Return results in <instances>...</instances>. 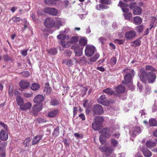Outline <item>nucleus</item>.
<instances>
[{
    "instance_id": "nucleus-1",
    "label": "nucleus",
    "mask_w": 157,
    "mask_h": 157,
    "mask_svg": "<svg viewBox=\"0 0 157 157\" xmlns=\"http://www.w3.org/2000/svg\"><path fill=\"white\" fill-rule=\"evenodd\" d=\"M123 72H126V75L124 76V79L123 83L127 85L129 87L132 88V90H134V88L133 86L132 83V79L134 75V70L128 68L125 69L123 70Z\"/></svg>"
},
{
    "instance_id": "nucleus-2",
    "label": "nucleus",
    "mask_w": 157,
    "mask_h": 157,
    "mask_svg": "<svg viewBox=\"0 0 157 157\" xmlns=\"http://www.w3.org/2000/svg\"><path fill=\"white\" fill-rule=\"evenodd\" d=\"M139 78L140 80L144 83H145L147 80L149 82L152 83L155 80L156 76L152 72L147 73L146 71H143L140 75Z\"/></svg>"
},
{
    "instance_id": "nucleus-3",
    "label": "nucleus",
    "mask_w": 157,
    "mask_h": 157,
    "mask_svg": "<svg viewBox=\"0 0 157 157\" xmlns=\"http://www.w3.org/2000/svg\"><path fill=\"white\" fill-rule=\"evenodd\" d=\"M16 101L20 109L22 111H26L32 107V104L30 102L24 103L23 99L20 96L17 97Z\"/></svg>"
},
{
    "instance_id": "nucleus-4",
    "label": "nucleus",
    "mask_w": 157,
    "mask_h": 157,
    "mask_svg": "<svg viewBox=\"0 0 157 157\" xmlns=\"http://www.w3.org/2000/svg\"><path fill=\"white\" fill-rule=\"evenodd\" d=\"M96 50L95 48L92 45H88L86 47L85 55L87 56L90 57L93 55Z\"/></svg>"
},
{
    "instance_id": "nucleus-5",
    "label": "nucleus",
    "mask_w": 157,
    "mask_h": 157,
    "mask_svg": "<svg viewBox=\"0 0 157 157\" xmlns=\"http://www.w3.org/2000/svg\"><path fill=\"white\" fill-rule=\"evenodd\" d=\"M98 103L103 105L108 106L109 105L110 103H113V102L112 101H109L106 100L105 95H101L98 99Z\"/></svg>"
},
{
    "instance_id": "nucleus-6",
    "label": "nucleus",
    "mask_w": 157,
    "mask_h": 157,
    "mask_svg": "<svg viewBox=\"0 0 157 157\" xmlns=\"http://www.w3.org/2000/svg\"><path fill=\"white\" fill-rule=\"evenodd\" d=\"M99 149L101 151L105 152L108 156L110 155L114 150L112 147H108L106 145H102L100 146Z\"/></svg>"
},
{
    "instance_id": "nucleus-7",
    "label": "nucleus",
    "mask_w": 157,
    "mask_h": 157,
    "mask_svg": "<svg viewBox=\"0 0 157 157\" xmlns=\"http://www.w3.org/2000/svg\"><path fill=\"white\" fill-rule=\"evenodd\" d=\"M71 48L74 50L75 56H80L82 55L83 48L80 47L79 45L77 44L72 46Z\"/></svg>"
},
{
    "instance_id": "nucleus-8",
    "label": "nucleus",
    "mask_w": 157,
    "mask_h": 157,
    "mask_svg": "<svg viewBox=\"0 0 157 157\" xmlns=\"http://www.w3.org/2000/svg\"><path fill=\"white\" fill-rule=\"evenodd\" d=\"M94 114L101 115L104 113V110L102 106L99 105H94L93 109Z\"/></svg>"
},
{
    "instance_id": "nucleus-9",
    "label": "nucleus",
    "mask_w": 157,
    "mask_h": 157,
    "mask_svg": "<svg viewBox=\"0 0 157 157\" xmlns=\"http://www.w3.org/2000/svg\"><path fill=\"white\" fill-rule=\"evenodd\" d=\"M113 133L111 129L104 128L99 131V133L101 135L105 137H108L110 136Z\"/></svg>"
},
{
    "instance_id": "nucleus-10",
    "label": "nucleus",
    "mask_w": 157,
    "mask_h": 157,
    "mask_svg": "<svg viewBox=\"0 0 157 157\" xmlns=\"http://www.w3.org/2000/svg\"><path fill=\"white\" fill-rule=\"evenodd\" d=\"M44 24L45 26L48 28H52L55 25V21L52 18H48L45 21Z\"/></svg>"
},
{
    "instance_id": "nucleus-11",
    "label": "nucleus",
    "mask_w": 157,
    "mask_h": 157,
    "mask_svg": "<svg viewBox=\"0 0 157 157\" xmlns=\"http://www.w3.org/2000/svg\"><path fill=\"white\" fill-rule=\"evenodd\" d=\"M44 12L45 13H47L52 15H56L57 13V10L54 8L47 7L45 8Z\"/></svg>"
},
{
    "instance_id": "nucleus-12",
    "label": "nucleus",
    "mask_w": 157,
    "mask_h": 157,
    "mask_svg": "<svg viewBox=\"0 0 157 157\" xmlns=\"http://www.w3.org/2000/svg\"><path fill=\"white\" fill-rule=\"evenodd\" d=\"M136 33L134 31H131L126 32L125 34V37L128 39L130 40L136 36Z\"/></svg>"
},
{
    "instance_id": "nucleus-13",
    "label": "nucleus",
    "mask_w": 157,
    "mask_h": 157,
    "mask_svg": "<svg viewBox=\"0 0 157 157\" xmlns=\"http://www.w3.org/2000/svg\"><path fill=\"white\" fill-rule=\"evenodd\" d=\"M141 132V130L139 127H135L132 131H130V133L133 137H135Z\"/></svg>"
},
{
    "instance_id": "nucleus-14",
    "label": "nucleus",
    "mask_w": 157,
    "mask_h": 157,
    "mask_svg": "<svg viewBox=\"0 0 157 157\" xmlns=\"http://www.w3.org/2000/svg\"><path fill=\"white\" fill-rule=\"evenodd\" d=\"M118 6L121 7L122 11L124 13L128 12V9L127 8L128 7V5L127 4L120 2Z\"/></svg>"
},
{
    "instance_id": "nucleus-15",
    "label": "nucleus",
    "mask_w": 157,
    "mask_h": 157,
    "mask_svg": "<svg viewBox=\"0 0 157 157\" xmlns=\"http://www.w3.org/2000/svg\"><path fill=\"white\" fill-rule=\"evenodd\" d=\"M8 135L7 132L2 130L0 132V138L3 141L7 140L8 138Z\"/></svg>"
},
{
    "instance_id": "nucleus-16",
    "label": "nucleus",
    "mask_w": 157,
    "mask_h": 157,
    "mask_svg": "<svg viewBox=\"0 0 157 157\" xmlns=\"http://www.w3.org/2000/svg\"><path fill=\"white\" fill-rule=\"evenodd\" d=\"M87 39L84 37H81L79 40V44L80 47H83L87 44Z\"/></svg>"
},
{
    "instance_id": "nucleus-17",
    "label": "nucleus",
    "mask_w": 157,
    "mask_h": 157,
    "mask_svg": "<svg viewBox=\"0 0 157 157\" xmlns=\"http://www.w3.org/2000/svg\"><path fill=\"white\" fill-rule=\"evenodd\" d=\"M102 126V124L99 123L97 121H95L92 124L93 128L95 130H98L100 129Z\"/></svg>"
},
{
    "instance_id": "nucleus-18",
    "label": "nucleus",
    "mask_w": 157,
    "mask_h": 157,
    "mask_svg": "<svg viewBox=\"0 0 157 157\" xmlns=\"http://www.w3.org/2000/svg\"><path fill=\"white\" fill-rule=\"evenodd\" d=\"M44 100V97L43 95L38 94L34 98L33 101L35 103H40L43 101Z\"/></svg>"
},
{
    "instance_id": "nucleus-19",
    "label": "nucleus",
    "mask_w": 157,
    "mask_h": 157,
    "mask_svg": "<svg viewBox=\"0 0 157 157\" xmlns=\"http://www.w3.org/2000/svg\"><path fill=\"white\" fill-rule=\"evenodd\" d=\"M43 136L41 135H37L35 136L32 141V145H35L38 144L40 140L42 138Z\"/></svg>"
},
{
    "instance_id": "nucleus-20",
    "label": "nucleus",
    "mask_w": 157,
    "mask_h": 157,
    "mask_svg": "<svg viewBox=\"0 0 157 157\" xmlns=\"http://www.w3.org/2000/svg\"><path fill=\"white\" fill-rule=\"evenodd\" d=\"M42 106V104H37L33 106L32 109L34 112H38L41 110Z\"/></svg>"
},
{
    "instance_id": "nucleus-21",
    "label": "nucleus",
    "mask_w": 157,
    "mask_h": 157,
    "mask_svg": "<svg viewBox=\"0 0 157 157\" xmlns=\"http://www.w3.org/2000/svg\"><path fill=\"white\" fill-rule=\"evenodd\" d=\"M142 151L145 157H150L152 155V153L146 148L143 147Z\"/></svg>"
},
{
    "instance_id": "nucleus-22",
    "label": "nucleus",
    "mask_w": 157,
    "mask_h": 157,
    "mask_svg": "<svg viewBox=\"0 0 157 157\" xmlns=\"http://www.w3.org/2000/svg\"><path fill=\"white\" fill-rule=\"evenodd\" d=\"M46 86L44 88V91L46 95H49L51 92L52 88L49 86V84L48 83H46Z\"/></svg>"
},
{
    "instance_id": "nucleus-23",
    "label": "nucleus",
    "mask_w": 157,
    "mask_h": 157,
    "mask_svg": "<svg viewBox=\"0 0 157 157\" xmlns=\"http://www.w3.org/2000/svg\"><path fill=\"white\" fill-rule=\"evenodd\" d=\"M156 143L155 141L150 140L147 141L146 143L147 147L150 149L156 146Z\"/></svg>"
},
{
    "instance_id": "nucleus-24",
    "label": "nucleus",
    "mask_w": 157,
    "mask_h": 157,
    "mask_svg": "<svg viewBox=\"0 0 157 157\" xmlns=\"http://www.w3.org/2000/svg\"><path fill=\"white\" fill-rule=\"evenodd\" d=\"M57 37L59 39L64 40L68 38V36L65 34L62 31L59 32V34L57 36Z\"/></svg>"
},
{
    "instance_id": "nucleus-25",
    "label": "nucleus",
    "mask_w": 157,
    "mask_h": 157,
    "mask_svg": "<svg viewBox=\"0 0 157 157\" xmlns=\"http://www.w3.org/2000/svg\"><path fill=\"white\" fill-rule=\"evenodd\" d=\"M20 86L21 88L26 89L29 86V83L26 81H22L20 83Z\"/></svg>"
},
{
    "instance_id": "nucleus-26",
    "label": "nucleus",
    "mask_w": 157,
    "mask_h": 157,
    "mask_svg": "<svg viewBox=\"0 0 157 157\" xmlns=\"http://www.w3.org/2000/svg\"><path fill=\"white\" fill-rule=\"evenodd\" d=\"M142 12L141 9L137 6L133 10V14L135 15H140L141 13Z\"/></svg>"
},
{
    "instance_id": "nucleus-27",
    "label": "nucleus",
    "mask_w": 157,
    "mask_h": 157,
    "mask_svg": "<svg viewBox=\"0 0 157 157\" xmlns=\"http://www.w3.org/2000/svg\"><path fill=\"white\" fill-rule=\"evenodd\" d=\"M40 87V85L38 83H33L30 86V89L33 91L38 90Z\"/></svg>"
},
{
    "instance_id": "nucleus-28",
    "label": "nucleus",
    "mask_w": 157,
    "mask_h": 157,
    "mask_svg": "<svg viewBox=\"0 0 157 157\" xmlns=\"http://www.w3.org/2000/svg\"><path fill=\"white\" fill-rule=\"evenodd\" d=\"M65 22V20L64 19L59 18L56 20V25H58L59 28L63 25Z\"/></svg>"
},
{
    "instance_id": "nucleus-29",
    "label": "nucleus",
    "mask_w": 157,
    "mask_h": 157,
    "mask_svg": "<svg viewBox=\"0 0 157 157\" xmlns=\"http://www.w3.org/2000/svg\"><path fill=\"white\" fill-rule=\"evenodd\" d=\"M125 90V87L124 85H121L118 86L116 89V91L118 93H123Z\"/></svg>"
},
{
    "instance_id": "nucleus-30",
    "label": "nucleus",
    "mask_w": 157,
    "mask_h": 157,
    "mask_svg": "<svg viewBox=\"0 0 157 157\" xmlns=\"http://www.w3.org/2000/svg\"><path fill=\"white\" fill-rule=\"evenodd\" d=\"M62 63L65 64L68 66L70 67L73 65V61L71 59H64L62 60Z\"/></svg>"
},
{
    "instance_id": "nucleus-31",
    "label": "nucleus",
    "mask_w": 157,
    "mask_h": 157,
    "mask_svg": "<svg viewBox=\"0 0 157 157\" xmlns=\"http://www.w3.org/2000/svg\"><path fill=\"white\" fill-rule=\"evenodd\" d=\"M58 113V111L57 109L54 110L49 112L48 114L49 117H52L55 116Z\"/></svg>"
},
{
    "instance_id": "nucleus-32",
    "label": "nucleus",
    "mask_w": 157,
    "mask_h": 157,
    "mask_svg": "<svg viewBox=\"0 0 157 157\" xmlns=\"http://www.w3.org/2000/svg\"><path fill=\"white\" fill-rule=\"evenodd\" d=\"M78 40V38L77 36H74L71 37L69 41H67V44H75Z\"/></svg>"
},
{
    "instance_id": "nucleus-33",
    "label": "nucleus",
    "mask_w": 157,
    "mask_h": 157,
    "mask_svg": "<svg viewBox=\"0 0 157 157\" xmlns=\"http://www.w3.org/2000/svg\"><path fill=\"white\" fill-rule=\"evenodd\" d=\"M142 21L140 17L138 16H136L134 18L133 23L136 25L140 24Z\"/></svg>"
},
{
    "instance_id": "nucleus-34",
    "label": "nucleus",
    "mask_w": 157,
    "mask_h": 157,
    "mask_svg": "<svg viewBox=\"0 0 157 157\" xmlns=\"http://www.w3.org/2000/svg\"><path fill=\"white\" fill-rule=\"evenodd\" d=\"M103 91L109 95H111L113 94L114 93L112 89L109 88H107L104 90Z\"/></svg>"
},
{
    "instance_id": "nucleus-35",
    "label": "nucleus",
    "mask_w": 157,
    "mask_h": 157,
    "mask_svg": "<svg viewBox=\"0 0 157 157\" xmlns=\"http://www.w3.org/2000/svg\"><path fill=\"white\" fill-rule=\"evenodd\" d=\"M48 52L50 54L54 55L56 54L57 51L56 48H51L47 50Z\"/></svg>"
},
{
    "instance_id": "nucleus-36",
    "label": "nucleus",
    "mask_w": 157,
    "mask_h": 157,
    "mask_svg": "<svg viewBox=\"0 0 157 157\" xmlns=\"http://www.w3.org/2000/svg\"><path fill=\"white\" fill-rule=\"evenodd\" d=\"M149 123L150 126H157V121L154 119H150L149 121Z\"/></svg>"
},
{
    "instance_id": "nucleus-37",
    "label": "nucleus",
    "mask_w": 157,
    "mask_h": 157,
    "mask_svg": "<svg viewBox=\"0 0 157 157\" xmlns=\"http://www.w3.org/2000/svg\"><path fill=\"white\" fill-rule=\"evenodd\" d=\"M110 143L112 146L111 147H112L114 149V147H117L118 144V142L117 140H116L112 138L111 139Z\"/></svg>"
},
{
    "instance_id": "nucleus-38",
    "label": "nucleus",
    "mask_w": 157,
    "mask_h": 157,
    "mask_svg": "<svg viewBox=\"0 0 157 157\" xmlns=\"http://www.w3.org/2000/svg\"><path fill=\"white\" fill-rule=\"evenodd\" d=\"M59 127L57 126L56 128H55L52 133V135L53 136L57 137L59 134Z\"/></svg>"
},
{
    "instance_id": "nucleus-39",
    "label": "nucleus",
    "mask_w": 157,
    "mask_h": 157,
    "mask_svg": "<svg viewBox=\"0 0 157 157\" xmlns=\"http://www.w3.org/2000/svg\"><path fill=\"white\" fill-rule=\"evenodd\" d=\"M109 7L106 5L103 4H99L96 6V9L98 10H101V9H107Z\"/></svg>"
},
{
    "instance_id": "nucleus-40",
    "label": "nucleus",
    "mask_w": 157,
    "mask_h": 157,
    "mask_svg": "<svg viewBox=\"0 0 157 157\" xmlns=\"http://www.w3.org/2000/svg\"><path fill=\"white\" fill-rule=\"evenodd\" d=\"M44 2L46 4L48 5H53L56 4L54 0H45Z\"/></svg>"
},
{
    "instance_id": "nucleus-41",
    "label": "nucleus",
    "mask_w": 157,
    "mask_h": 157,
    "mask_svg": "<svg viewBox=\"0 0 157 157\" xmlns=\"http://www.w3.org/2000/svg\"><path fill=\"white\" fill-rule=\"evenodd\" d=\"M99 56L100 55L98 53H96L94 56L90 58V60L91 62H95L99 57Z\"/></svg>"
},
{
    "instance_id": "nucleus-42",
    "label": "nucleus",
    "mask_w": 157,
    "mask_h": 157,
    "mask_svg": "<svg viewBox=\"0 0 157 157\" xmlns=\"http://www.w3.org/2000/svg\"><path fill=\"white\" fill-rule=\"evenodd\" d=\"M124 16L125 19L126 20H130L132 18V15L130 13L128 12V13H125V14H124Z\"/></svg>"
},
{
    "instance_id": "nucleus-43",
    "label": "nucleus",
    "mask_w": 157,
    "mask_h": 157,
    "mask_svg": "<svg viewBox=\"0 0 157 157\" xmlns=\"http://www.w3.org/2000/svg\"><path fill=\"white\" fill-rule=\"evenodd\" d=\"M146 70H149L152 71H156V69L150 65H147L145 67Z\"/></svg>"
},
{
    "instance_id": "nucleus-44",
    "label": "nucleus",
    "mask_w": 157,
    "mask_h": 157,
    "mask_svg": "<svg viewBox=\"0 0 157 157\" xmlns=\"http://www.w3.org/2000/svg\"><path fill=\"white\" fill-rule=\"evenodd\" d=\"M30 139L29 137H27L24 142V145L25 147L29 146V144Z\"/></svg>"
},
{
    "instance_id": "nucleus-45",
    "label": "nucleus",
    "mask_w": 157,
    "mask_h": 157,
    "mask_svg": "<svg viewBox=\"0 0 157 157\" xmlns=\"http://www.w3.org/2000/svg\"><path fill=\"white\" fill-rule=\"evenodd\" d=\"M7 145V143L3 142L0 144V151H3L5 150V147Z\"/></svg>"
},
{
    "instance_id": "nucleus-46",
    "label": "nucleus",
    "mask_w": 157,
    "mask_h": 157,
    "mask_svg": "<svg viewBox=\"0 0 157 157\" xmlns=\"http://www.w3.org/2000/svg\"><path fill=\"white\" fill-rule=\"evenodd\" d=\"M156 20V19L155 17H153L151 18V24L150 25V29H151L154 26V23Z\"/></svg>"
},
{
    "instance_id": "nucleus-47",
    "label": "nucleus",
    "mask_w": 157,
    "mask_h": 157,
    "mask_svg": "<svg viewBox=\"0 0 157 157\" xmlns=\"http://www.w3.org/2000/svg\"><path fill=\"white\" fill-rule=\"evenodd\" d=\"M117 59L116 57H113L110 59V64L111 66H113L116 63Z\"/></svg>"
},
{
    "instance_id": "nucleus-48",
    "label": "nucleus",
    "mask_w": 157,
    "mask_h": 157,
    "mask_svg": "<svg viewBox=\"0 0 157 157\" xmlns=\"http://www.w3.org/2000/svg\"><path fill=\"white\" fill-rule=\"evenodd\" d=\"M95 121H97L99 123L102 124V122L103 121V117L102 116H98L96 117L95 118Z\"/></svg>"
},
{
    "instance_id": "nucleus-49",
    "label": "nucleus",
    "mask_w": 157,
    "mask_h": 157,
    "mask_svg": "<svg viewBox=\"0 0 157 157\" xmlns=\"http://www.w3.org/2000/svg\"><path fill=\"white\" fill-rule=\"evenodd\" d=\"M60 44L64 48H67L69 47V44L67 43V41L66 43L65 41H61L60 42Z\"/></svg>"
},
{
    "instance_id": "nucleus-50",
    "label": "nucleus",
    "mask_w": 157,
    "mask_h": 157,
    "mask_svg": "<svg viewBox=\"0 0 157 157\" xmlns=\"http://www.w3.org/2000/svg\"><path fill=\"white\" fill-rule=\"evenodd\" d=\"M50 104L53 106H56L59 105V102L57 100H52L51 101Z\"/></svg>"
},
{
    "instance_id": "nucleus-51",
    "label": "nucleus",
    "mask_w": 157,
    "mask_h": 157,
    "mask_svg": "<svg viewBox=\"0 0 157 157\" xmlns=\"http://www.w3.org/2000/svg\"><path fill=\"white\" fill-rule=\"evenodd\" d=\"M114 42L117 44H121L124 42V40L116 39L114 40Z\"/></svg>"
},
{
    "instance_id": "nucleus-52",
    "label": "nucleus",
    "mask_w": 157,
    "mask_h": 157,
    "mask_svg": "<svg viewBox=\"0 0 157 157\" xmlns=\"http://www.w3.org/2000/svg\"><path fill=\"white\" fill-rule=\"evenodd\" d=\"M21 18L17 17H14L12 18L13 21L14 22H19L21 21Z\"/></svg>"
},
{
    "instance_id": "nucleus-53",
    "label": "nucleus",
    "mask_w": 157,
    "mask_h": 157,
    "mask_svg": "<svg viewBox=\"0 0 157 157\" xmlns=\"http://www.w3.org/2000/svg\"><path fill=\"white\" fill-rule=\"evenodd\" d=\"M72 53V52L70 50H66L64 53V54L67 56H70Z\"/></svg>"
},
{
    "instance_id": "nucleus-54",
    "label": "nucleus",
    "mask_w": 157,
    "mask_h": 157,
    "mask_svg": "<svg viewBox=\"0 0 157 157\" xmlns=\"http://www.w3.org/2000/svg\"><path fill=\"white\" fill-rule=\"evenodd\" d=\"M74 135L76 138L78 139H82L83 136L82 134H79L78 133H75L74 134Z\"/></svg>"
},
{
    "instance_id": "nucleus-55",
    "label": "nucleus",
    "mask_w": 157,
    "mask_h": 157,
    "mask_svg": "<svg viewBox=\"0 0 157 157\" xmlns=\"http://www.w3.org/2000/svg\"><path fill=\"white\" fill-rule=\"evenodd\" d=\"M144 29V26L142 25H140L136 28V30L139 32H142Z\"/></svg>"
},
{
    "instance_id": "nucleus-56",
    "label": "nucleus",
    "mask_w": 157,
    "mask_h": 157,
    "mask_svg": "<svg viewBox=\"0 0 157 157\" xmlns=\"http://www.w3.org/2000/svg\"><path fill=\"white\" fill-rule=\"evenodd\" d=\"M101 3L106 4H110L111 2L109 0H101Z\"/></svg>"
},
{
    "instance_id": "nucleus-57",
    "label": "nucleus",
    "mask_w": 157,
    "mask_h": 157,
    "mask_svg": "<svg viewBox=\"0 0 157 157\" xmlns=\"http://www.w3.org/2000/svg\"><path fill=\"white\" fill-rule=\"evenodd\" d=\"M62 31L63 33H64L66 35L70 33L71 32L70 29L69 28H66L64 30H63Z\"/></svg>"
},
{
    "instance_id": "nucleus-58",
    "label": "nucleus",
    "mask_w": 157,
    "mask_h": 157,
    "mask_svg": "<svg viewBox=\"0 0 157 157\" xmlns=\"http://www.w3.org/2000/svg\"><path fill=\"white\" fill-rule=\"evenodd\" d=\"M22 75L24 76L27 77L30 75V73L29 71H24L22 73Z\"/></svg>"
},
{
    "instance_id": "nucleus-59",
    "label": "nucleus",
    "mask_w": 157,
    "mask_h": 157,
    "mask_svg": "<svg viewBox=\"0 0 157 157\" xmlns=\"http://www.w3.org/2000/svg\"><path fill=\"white\" fill-rule=\"evenodd\" d=\"M139 113H141V116L142 117H145V111L144 110H140L139 111Z\"/></svg>"
},
{
    "instance_id": "nucleus-60",
    "label": "nucleus",
    "mask_w": 157,
    "mask_h": 157,
    "mask_svg": "<svg viewBox=\"0 0 157 157\" xmlns=\"http://www.w3.org/2000/svg\"><path fill=\"white\" fill-rule=\"evenodd\" d=\"M135 44V46H138L140 45V41L139 40H137L136 41H135L133 42Z\"/></svg>"
},
{
    "instance_id": "nucleus-61",
    "label": "nucleus",
    "mask_w": 157,
    "mask_h": 157,
    "mask_svg": "<svg viewBox=\"0 0 157 157\" xmlns=\"http://www.w3.org/2000/svg\"><path fill=\"white\" fill-rule=\"evenodd\" d=\"M103 136L101 135L100 136V141L101 144H103L105 142V140L103 138Z\"/></svg>"
},
{
    "instance_id": "nucleus-62",
    "label": "nucleus",
    "mask_w": 157,
    "mask_h": 157,
    "mask_svg": "<svg viewBox=\"0 0 157 157\" xmlns=\"http://www.w3.org/2000/svg\"><path fill=\"white\" fill-rule=\"evenodd\" d=\"M0 124L7 131V125L3 122H0Z\"/></svg>"
},
{
    "instance_id": "nucleus-63",
    "label": "nucleus",
    "mask_w": 157,
    "mask_h": 157,
    "mask_svg": "<svg viewBox=\"0 0 157 157\" xmlns=\"http://www.w3.org/2000/svg\"><path fill=\"white\" fill-rule=\"evenodd\" d=\"M23 94L24 96L26 98H28L32 96V94L29 93H25Z\"/></svg>"
},
{
    "instance_id": "nucleus-64",
    "label": "nucleus",
    "mask_w": 157,
    "mask_h": 157,
    "mask_svg": "<svg viewBox=\"0 0 157 157\" xmlns=\"http://www.w3.org/2000/svg\"><path fill=\"white\" fill-rule=\"evenodd\" d=\"M137 86L139 88V89L141 91V90L143 89V87L142 85L139 82H138L137 83Z\"/></svg>"
}]
</instances>
